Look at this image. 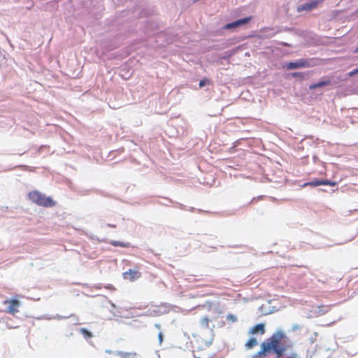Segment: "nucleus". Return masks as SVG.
I'll list each match as a JSON object with an SVG mask.
<instances>
[{
	"mask_svg": "<svg viewBox=\"0 0 358 358\" xmlns=\"http://www.w3.org/2000/svg\"><path fill=\"white\" fill-rule=\"evenodd\" d=\"M286 338V334L283 331L277 330L270 338L262 343L260 350L257 352L256 357L265 358L273 352L277 358H280L286 351L289 350V353L287 355V358H298L297 353L292 350L293 348L292 343L286 345H282V340Z\"/></svg>",
	"mask_w": 358,
	"mask_h": 358,
	"instance_id": "nucleus-1",
	"label": "nucleus"
},
{
	"mask_svg": "<svg viewBox=\"0 0 358 358\" xmlns=\"http://www.w3.org/2000/svg\"><path fill=\"white\" fill-rule=\"evenodd\" d=\"M28 197L34 203L45 207H53L56 205V202L50 196H46L38 190H34L28 194Z\"/></svg>",
	"mask_w": 358,
	"mask_h": 358,
	"instance_id": "nucleus-2",
	"label": "nucleus"
},
{
	"mask_svg": "<svg viewBox=\"0 0 358 358\" xmlns=\"http://www.w3.org/2000/svg\"><path fill=\"white\" fill-rule=\"evenodd\" d=\"M3 304L7 305L5 312L12 315H15L18 312V308L20 306V301L17 299L6 300L3 301Z\"/></svg>",
	"mask_w": 358,
	"mask_h": 358,
	"instance_id": "nucleus-3",
	"label": "nucleus"
},
{
	"mask_svg": "<svg viewBox=\"0 0 358 358\" xmlns=\"http://www.w3.org/2000/svg\"><path fill=\"white\" fill-rule=\"evenodd\" d=\"M252 20V17H247L245 18L239 19L231 23H228L224 26V29H234L238 27L245 25Z\"/></svg>",
	"mask_w": 358,
	"mask_h": 358,
	"instance_id": "nucleus-4",
	"label": "nucleus"
},
{
	"mask_svg": "<svg viewBox=\"0 0 358 358\" xmlns=\"http://www.w3.org/2000/svg\"><path fill=\"white\" fill-rule=\"evenodd\" d=\"M336 183L334 182H331L328 180H320V179H315L310 182L304 183L302 187L306 186H311V187H317L320 185H330V186H335Z\"/></svg>",
	"mask_w": 358,
	"mask_h": 358,
	"instance_id": "nucleus-5",
	"label": "nucleus"
},
{
	"mask_svg": "<svg viewBox=\"0 0 358 358\" xmlns=\"http://www.w3.org/2000/svg\"><path fill=\"white\" fill-rule=\"evenodd\" d=\"M309 64L307 61L304 59H299L294 62H289L286 64V67L287 69H296L303 67H308Z\"/></svg>",
	"mask_w": 358,
	"mask_h": 358,
	"instance_id": "nucleus-6",
	"label": "nucleus"
},
{
	"mask_svg": "<svg viewBox=\"0 0 358 358\" xmlns=\"http://www.w3.org/2000/svg\"><path fill=\"white\" fill-rule=\"evenodd\" d=\"M323 0H314L308 3H305L301 5L300 7L298 8L297 10L299 12L306 10L310 11L318 6L319 3H322Z\"/></svg>",
	"mask_w": 358,
	"mask_h": 358,
	"instance_id": "nucleus-7",
	"label": "nucleus"
},
{
	"mask_svg": "<svg viewBox=\"0 0 358 358\" xmlns=\"http://www.w3.org/2000/svg\"><path fill=\"white\" fill-rule=\"evenodd\" d=\"M123 278L125 280L133 281L141 276V273L136 270L129 269L127 271L123 273Z\"/></svg>",
	"mask_w": 358,
	"mask_h": 358,
	"instance_id": "nucleus-8",
	"label": "nucleus"
},
{
	"mask_svg": "<svg viewBox=\"0 0 358 358\" xmlns=\"http://www.w3.org/2000/svg\"><path fill=\"white\" fill-rule=\"evenodd\" d=\"M115 355L119 358H143L139 354L135 352L117 351Z\"/></svg>",
	"mask_w": 358,
	"mask_h": 358,
	"instance_id": "nucleus-9",
	"label": "nucleus"
},
{
	"mask_svg": "<svg viewBox=\"0 0 358 358\" xmlns=\"http://www.w3.org/2000/svg\"><path fill=\"white\" fill-rule=\"evenodd\" d=\"M257 333H259L261 335L265 333V326L264 324H258L252 327L249 331L250 334H255Z\"/></svg>",
	"mask_w": 358,
	"mask_h": 358,
	"instance_id": "nucleus-10",
	"label": "nucleus"
},
{
	"mask_svg": "<svg viewBox=\"0 0 358 358\" xmlns=\"http://www.w3.org/2000/svg\"><path fill=\"white\" fill-rule=\"evenodd\" d=\"M330 83H331V81L329 80H324V81H320L319 83H313V84L310 85L309 86V89L310 90H315V89L318 88V87H324V86L329 85Z\"/></svg>",
	"mask_w": 358,
	"mask_h": 358,
	"instance_id": "nucleus-11",
	"label": "nucleus"
},
{
	"mask_svg": "<svg viewBox=\"0 0 358 358\" xmlns=\"http://www.w3.org/2000/svg\"><path fill=\"white\" fill-rule=\"evenodd\" d=\"M111 245L115 247H122V248H129L131 247V244L129 242H121L118 241H111L109 243Z\"/></svg>",
	"mask_w": 358,
	"mask_h": 358,
	"instance_id": "nucleus-12",
	"label": "nucleus"
},
{
	"mask_svg": "<svg viewBox=\"0 0 358 358\" xmlns=\"http://www.w3.org/2000/svg\"><path fill=\"white\" fill-rule=\"evenodd\" d=\"M210 319L208 316H204L200 320V324L202 328L208 329L209 327V322Z\"/></svg>",
	"mask_w": 358,
	"mask_h": 358,
	"instance_id": "nucleus-13",
	"label": "nucleus"
},
{
	"mask_svg": "<svg viewBox=\"0 0 358 358\" xmlns=\"http://www.w3.org/2000/svg\"><path fill=\"white\" fill-rule=\"evenodd\" d=\"M257 341L255 338H250L245 343V348L247 349H252L257 345Z\"/></svg>",
	"mask_w": 358,
	"mask_h": 358,
	"instance_id": "nucleus-14",
	"label": "nucleus"
},
{
	"mask_svg": "<svg viewBox=\"0 0 358 358\" xmlns=\"http://www.w3.org/2000/svg\"><path fill=\"white\" fill-rule=\"evenodd\" d=\"M80 332L85 338H90L92 336V333L85 328H81Z\"/></svg>",
	"mask_w": 358,
	"mask_h": 358,
	"instance_id": "nucleus-15",
	"label": "nucleus"
},
{
	"mask_svg": "<svg viewBox=\"0 0 358 358\" xmlns=\"http://www.w3.org/2000/svg\"><path fill=\"white\" fill-rule=\"evenodd\" d=\"M43 151H45V152H47L48 153L50 152V146H48V145H41L38 148V153L41 154Z\"/></svg>",
	"mask_w": 358,
	"mask_h": 358,
	"instance_id": "nucleus-16",
	"label": "nucleus"
},
{
	"mask_svg": "<svg viewBox=\"0 0 358 358\" xmlns=\"http://www.w3.org/2000/svg\"><path fill=\"white\" fill-rule=\"evenodd\" d=\"M227 320L231 322H236L238 320L236 316L233 314H228L227 315Z\"/></svg>",
	"mask_w": 358,
	"mask_h": 358,
	"instance_id": "nucleus-17",
	"label": "nucleus"
},
{
	"mask_svg": "<svg viewBox=\"0 0 358 358\" xmlns=\"http://www.w3.org/2000/svg\"><path fill=\"white\" fill-rule=\"evenodd\" d=\"M207 82H208V80L206 79H203V80H200L199 87H204Z\"/></svg>",
	"mask_w": 358,
	"mask_h": 358,
	"instance_id": "nucleus-18",
	"label": "nucleus"
},
{
	"mask_svg": "<svg viewBox=\"0 0 358 358\" xmlns=\"http://www.w3.org/2000/svg\"><path fill=\"white\" fill-rule=\"evenodd\" d=\"M358 73V68L354 69L353 71H350L349 73V76H355V74Z\"/></svg>",
	"mask_w": 358,
	"mask_h": 358,
	"instance_id": "nucleus-19",
	"label": "nucleus"
},
{
	"mask_svg": "<svg viewBox=\"0 0 358 358\" xmlns=\"http://www.w3.org/2000/svg\"><path fill=\"white\" fill-rule=\"evenodd\" d=\"M301 327L299 324H295L292 327V330L296 331L300 329Z\"/></svg>",
	"mask_w": 358,
	"mask_h": 358,
	"instance_id": "nucleus-20",
	"label": "nucleus"
},
{
	"mask_svg": "<svg viewBox=\"0 0 358 358\" xmlns=\"http://www.w3.org/2000/svg\"><path fill=\"white\" fill-rule=\"evenodd\" d=\"M301 74V73H294L293 76H300Z\"/></svg>",
	"mask_w": 358,
	"mask_h": 358,
	"instance_id": "nucleus-21",
	"label": "nucleus"
},
{
	"mask_svg": "<svg viewBox=\"0 0 358 358\" xmlns=\"http://www.w3.org/2000/svg\"><path fill=\"white\" fill-rule=\"evenodd\" d=\"M355 52H358V47L357 48Z\"/></svg>",
	"mask_w": 358,
	"mask_h": 358,
	"instance_id": "nucleus-22",
	"label": "nucleus"
},
{
	"mask_svg": "<svg viewBox=\"0 0 358 358\" xmlns=\"http://www.w3.org/2000/svg\"><path fill=\"white\" fill-rule=\"evenodd\" d=\"M357 13H358V10H357Z\"/></svg>",
	"mask_w": 358,
	"mask_h": 358,
	"instance_id": "nucleus-23",
	"label": "nucleus"
}]
</instances>
